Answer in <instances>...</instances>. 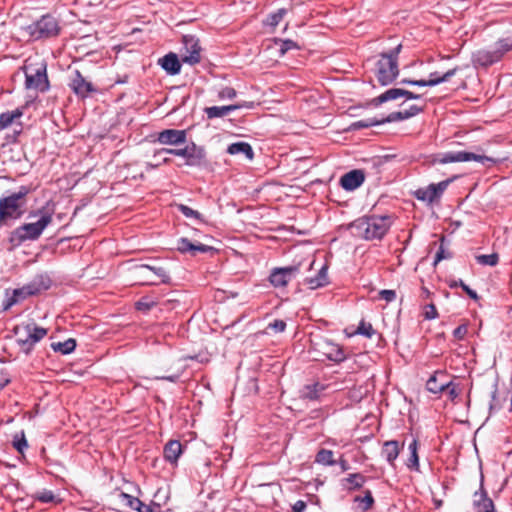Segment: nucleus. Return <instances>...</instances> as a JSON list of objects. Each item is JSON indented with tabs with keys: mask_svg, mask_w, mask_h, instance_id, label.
Masks as SVG:
<instances>
[{
	"mask_svg": "<svg viewBox=\"0 0 512 512\" xmlns=\"http://www.w3.org/2000/svg\"><path fill=\"white\" fill-rule=\"evenodd\" d=\"M401 97H403V89L390 88L386 90L384 93L380 94L379 96L373 98L370 101V105L377 107L385 102L397 100Z\"/></svg>",
	"mask_w": 512,
	"mask_h": 512,
	"instance_id": "393cba45",
	"label": "nucleus"
},
{
	"mask_svg": "<svg viewBox=\"0 0 512 512\" xmlns=\"http://www.w3.org/2000/svg\"><path fill=\"white\" fill-rule=\"evenodd\" d=\"M402 45H397L389 53H382L375 63L374 74L382 86L391 84L399 75L398 55Z\"/></svg>",
	"mask_w": 512,
	"mask_h": 512,
	"instance_id": "7ed1b4c3",
	"label": "nucleus"
},
{
	"mask_svg": "<svg viewBox=\"0 0 512 512\" xmlns=\"http://www.w3.org/2000/svg\"><path fill=\"white\" fill-rule=\"evenodd\" d=\"M183 48L181 51L182 62L195 65L201 61V47L196 37L192 35L183 36Z\"/></svg>",
	"mask_w": 512,
	"mask_h": 512,
	"instance_id": "9b49d317",
	"label": "nucleus"
},
{
	"mask_svg": "<svg viewBox=\"0 0 512 512\" xmlns=\"http://www.w3.org/2000/svg\"><path fill=\"white\" fill-rule=\"evenodd\" d=\"M501 59V52L496 50L495 47L493 49L478 50L472 55V62L474 66L481 67H488L490 65H493L494 63L500 61Z\"/></svg>",
	"mask_w": 512,
	"mask_h": 512,
	"instance_id": "2eb2a0df",
	"label": "nucleus"
},
{
	"mask_svg": "<svg viewBox=\"0 0 512 512\" xmlns=\"http://www.w3.org/2000/svg\"><path fill=\"white\" fill-rule=\"evenodd\" d=\"M286 328V323L283 320L276 319L273 322L269 323L266 327L265 333H268V330H273L275 333L283 332Z\"/></svg>",
	"mask_w": 512,
	"mask_h": 512,
	"instance_id": "de8ad7c7",
	"label": "nucleus"
},
{
	"mask_svg": "<svg viewBox=\"0 0 512 512\" xmlns=\"http://www.w3.org/2000/svg\"><path fill=\"white\" fill-rule=\"evenodd\" d=\"M453 180L454 178H450L436 184H429L427 187L417 189L414 195L420 201L432 203L442 196L444 191Z\"/></svg>",
	"mask_w": 512,
	"mask_h": 512,
	"instance_id": "f8f14e48",
	"label": "nucleus"
},
{
	"mask_svg": "<svg viewBox=\"0 0 512 512\" xmlns=\"http://www.w3.org/2000/svg\"><path fill=\"white\" fill-rule=\"evenodd\" d=\"M47 332V329L34 323L20 325L15 328L17 343L26 353H29L34 345L47 335Z\"/></svg>",
	"mask_w": 512,
	"mask_h": 512,
	"instance_id": "6e6552de",
	"label": "nucleus"
},
{
	"mask_svg": "<svg viewBox=\"0 0 512 512\" xmlns=\"http://www.w3.org/2000/svg\"><path fill=\"white\" fill-rule=\"evenodd\" d=\"M23 115V109L17 108L13 111H7L0 114V129H6L11 126L15 120L20 119Z\"/></svg>",
	"mask_w": 512,
	"mask_h": 512,
	"instance_id": "c756f323",
	"label": "nucleus"
},
{
	"mask_svg": "<svg viewBox=\"0 0 512 512\" xmlns=\"http://www.w3.org/2000/svg\"><path fill=\"white\" fill-rule=\"evenodd\" d=\"M325 390V386L319 382L306 385L301 391V396L308 400H318Z\"/></svg>",
	"mask_w": 512,
	"mask_h": 512,
	"instance_id": "c85d7f7f",
	"label": "nucleus"
},
{
	"mask_svg": "<svg viewBox=\"0 0 512 512\" xmlns=\"http://www.w3.org/2000/svg\"><path fill=\"white\" fill-rule=\"evenodd\" d=\"M496 50L501 52V58L510 50H512V37L500 39L495 44Z\"/></svg>",
	"mask_w": 512,
	"mask_h": 512,
	"instance_id": "a19ab883",
	"label": "nucleus"
},
{
	"mask_svg": "<svg viewBox=\"0 0 512 512\" xmlns=\"http://www.w3.org/2000/svg\"><path fill=\"white\" fill-rule=\"evenodd\" d=\"M25 73V87L40 92L49 89V80L47 77V65L44 61L32 62L26 61L23 67Z\"/></svg>",
	"mask_w": 512,
	"mask_h": 512,
	"instance_id": "0eeeda50",
	"label": "nucleus"
},
{
	"mask_svg": "<svg viewBox=\"0 0 512 512\" xmlns=\"http://www.w3.org/2000/svg\"><path fill=\"white\" fill-rule=\"evenodd\" d=\"M354 501L360 504V507L364 512L370 510L374 504V498L370 490H366L363 497L356 496Z\"/></svg>",
	"mask_w": 512,
	"mask_h": 512,
	"instance_id": "4c0bfd02",
	"label": "nucleus"
},
{
	"mask_svg": "<svg viewBox=\"0 0 512 512\" xmlns=\"http://www.w3.org/2000/svg\"><path fill=\"white\" fill-rule=\"evenodd\" d=\"M366 482V477L360 473L349 474L346 478L342 479L341 483L344 489L353 491L360 489Z\"/></svg>",
	"mask_w": 512,
	"mask_h": 512,
	"instance_id": "bb28decb",
	"label": "nucleus"
},
{
	"mask_svg": "<svg viewBox=\"0 0 512 512\" xmlns=\"http://www.w3.org/2000/svg\"><path fill=\"white\" fill-rule=\"evenodd\" d=\"M457 70H458V68L450 69L447 72H445L443 75H440L438 72L430 73L428 80L421 79L416 84H417V86H420V87H426V86L432 87V86L439 85L441 83L447 82L451 77H453L456 74Z\"/></svg>",
	"mask_w": 512,
	"mask_h": 512,
	"instance_id": "412c9836",
	"label": "nucleus"
},
{
	"mask_svg": "<svg viewBox=\"0 0 512 512\" xmlns=\"http://www.w3.org/2000/svg\"><path fill=\"white\" fill-rule=\"evenodd\" d=\"M211 250H213V248L211 246L204 245L202 243H198V244H193L191 254L194 256L197 253H207Z\"/></svg>",
	"mask_w": 512,
	"mask_h": 512,
	"instance_id": "6e6d98bb",
	"label": "nucleus"
},
{
	"mask_svg": "<svg viewBox=\"0 0 512 512\" xmlns=\"http://www.w3.org/2000/svg\"><path fill=\"white\" fill-rule=\"evenodd\" d=\"M438 317V312L434 304H427L424 307V318L426 320H433Z\"/></svg>",
	"mask_w": 512,
	"mask_h": 512,
	"instance_id": "8fccbe9b",
	"label": "nucleus"
},
{
	"mask_svg": "<svg viewBox=\"0 0 512 512\" xmlns=\"http://www.w3.org/2000/svg\"><path fill=\"white\" fill-rule=\"evenodd\" d=\"M444 391H447L450 399L454 400L459 395V389L452 381L445 382Z\"/></svg>",
	"mask_w": 512,
	"mask_h": 512,
	"instance_id": "3c124183",
	"label": "nucleus"
},
{
	"mask_svg": "<svg viewBox=\"0 0 512 512\" xmlns=\"http://www.w3.org/2000/svg\"><path fill=\"white\" fill-rule=\"evenodd\" d=\"M163 453L166 461L175 464L182 454V444L178 440H170L165 445Z\"/></svg>",
	"mask_w": 512,
	"mask_h": 512,
	"instance_id": "b1692460",
	"label": "nucleus"
},
{
	"mask_svg": "<svg viewBox=\"0 0 512 512\" xmlns=\"http://www.w3.org/2000/svg\"><path fill=\"white\" fill-rule=\"evenodd\" d=\"M193 244L189 239L181 238L178 241L177 249L181 253H191Z\"/></svg>",
	"mask_w": 512,
	"mask_h": 512,
	"instance_id": "09e8293b",
	"label": "nucleus"
},
{
	"mask_svg": "<svg viewBox=\"0 0 512 512\" xmlns=\"http://www.w3.org/2000/svg\"><path fill=\"white\" fill-rule=\"evenodd\" d=\"M227 152L231 155L244 154L249 160H252L254 157L253 149L247 142L232 143L228 146Z\"/></svg>",
	"mask_w": 512,
	"mask_h": 512,
	"instance_id": "cd10ccee",
	"label": "nucleus"
},
{
	"mask_svg": "<svg viewBox=\"0 0 512 512\" xmlns=\"http://www.w3.org/2000/svg\"><path fill=\"white\" fill-rule=\"evenodd\" d=\"M286 13L287 10L285 8L278 9L276 12L267 16L266 20L264 21V25L275 28L282 21Z\"/></svg>",
	"mask_w": 512,
	"mask_h": 512,
	"instance_id": "f704fd0d",
	"label": "nucleus"
},
{
	"mask_svg": "<svg viewBox=\"0 0 512 512\" xmlns=\"http://www.w3.org/2000/svg\"><path fill=\"white\" fill-rule=\"evenodd\" d=\"M178 209H179V211L185 217H187V218H195V219H197L199 221H202V216H201V214L198 211H196V210H194V209H192V208H190V207H188V206H186L184 204H180L178 206Z\"/></svg>",
	"mask_w": 512,
	"mask_h": 512,
	"instance_id": "c03bdc74",
	"label": "nucleus"
},
{
	"mask_svg": "<svg viewBox=\"0 0 512 512\" xmlns=\"http://www.w3.org/2000/svg\"><path fill=\"white\" fill-rule=\"evenodd\" d=\"M315 462L324 466H333L336 463L333 451L320 449L316 454Z\"/></svg>",
	"mask_w": 512,
	"mask_h": 512,
	"instance_id": "473e14b6",
	"label": "nucleus"
},
{
	"mask_svg": "<svg viewBox=\"0 0 512 512\" xmlns=\"http://www.w3.org/2000/svg\"><path fill=\"white\" fill-rule=\"evenodd\" d=\"M466 332H467V327H466V326H464V325H461V326H458V327L454 330L453 334H454V336H455L456 338H458V339H462V338L464 337V335L466 334Z\"/></svg>",
	"mask_w": 512,
	"mask_h": 512,
	"instance_id": "680f3d73",
	"label": "nucleus"
},
{
	"mask_svg": "<svg viewBox=\"0 0 512 512\" xmlns=\"http://www.w3.org/2000/svg\"><path fill=\"white\" fill-rule=\"evenodd\" d=\"M13 446L20 453H23L24 450L28 447L25 434L23 431H21L20 433H16L14 435Z\"/></svg>",
	"mask_w": 512,
	"mask_h": 512,
	"instance_id": "ea45409f",
	"label": "nucleus"
},
{
	"mask_svg": "<svg viewBox=\"0 0 512 512\" xmlns=\"http://www.w3.org/2000/svg\"><path fill=\"white\" fill-rule=\"evenodd\" d=\"M418 447L419 442L416 438H413V440L408 445V453L409 456L406 460V467L411 471H420V463H419V456H418Z\"/></svg>",
	"mask_w": 512,
	"mask_h": 512,
	"instance_id": "5701e85b",
	"label": "nucleus"
},
{
	"mask_svg": "<svg viewBox=\"0 0 512 512\" xmlns=\"http://www.w3.org/2000/svg\"><path fill=\"white\" fill-rule=\"evenodd\" d=\"M467 161H476L488 167L498 162L496 159L492 157L465 151L446 152L435 159V162H438L440 164Z\"/></svg>",
	"mask_w": 512,
	"mask_h": 512,
	"instance_id": "9d476101",
	"label": "nucleus"
},
{
	"mask_svg": "<svg viewBox=\"0 0 512 512\" xmlns=\"http://www.w3.org/2000/svg\"><path fill=\"white\" fill-rule=\"evenodd\" d=\"M253 102H244L238 103L235 105H227V106H211L205 109V113L208 118H219L228 115L230 112L235 111L240 108H253Z\"/></svg>",
	"mask_w": 512,
	"mask_h": 512,
	"instance_id": "f3484780",
	"label": "nucleus"
},
{
	"mask_svg": "<svg viewBox=\"0 0 512 512\" xmlns=\"http://www.w3.org/2000/svg\"><path fill=\"white\" fill-rule=\"evenodd\" d=\"M392 224L389 216H369L358 218L350 225L352 233L365 240L381 239Z\"/></svg>",
	"mask_w": 512,
	"mask_h": 512,
	"instance_id": "f257e3e1",
	"label": "nucleus"
},
{
	"mask_svg": "<svg viewBox=\"0 0 512 512\" xmlns=\"http://www.w3.org/2000/svg\"><path fill=\"white\" fill-rule=\"evenodd\" d=\"M379 297L386 302H393L396 299V292L390 289H384L379 292Z\"/></svg>",
	"mask_w": 512,
	"mask_h": 512,
	"instance_id": "5fc2aeb1",
	"label": "nucleus"
},
{
	"mask_svg": "<svg viewBox=\"0 0 512 512\" xmlns=\"http://www.w3.org/2000/svg\"><path fill=\"white\" fill-rule=\"evenodd\" d=\"M51 348L55 352H60L63 355L72 353L76 348V341L73 338H69L64 342H55L51 344Z\"/></svg>",
	"mask_w": 512,
	"mask_h": 512,
	"instance_id": "2f4dec72",
	"label": "nucleus"
},
{
	"mask_svg": "<svg viewBox=\"0 0 512 512\" xmlns=\"http://www.w3.org/2000/svg\"><path fill=\"white\" fill-rule=\"evenodd\" d=\"M60 32L57 19L49 14L39 20L20 28V35L26 41H36L43 38L55 37Z\"/></svg>",
	"mask_w": 512,
	"mask_h": 512,
	"instance_id": "20e7f679",
	"label": "nucleus"
},
{
	"mask_svg": "<svg viewBox=\"0 0 512 512\" xmlns=\"http://www.w3.org/2000/svg\"><path fill=\"white\" fill-rule=\"evenodd\" d=\"M34 499L42 503H51L55 500V495L53 491L43 489L35 493Z\"/></svg>",
	"mask_w": 512,
	"mask_h": 512,
	"instance_id": "79ce46f5",
	"label": "nucleus"
},
{
	"mask_svg": "<svg viewBox=\"0 0 512 512\" xmlns=\"http://www.w3.org/2000/svg\"><path fill=\"white\" fill-rule=\"evenodd\" d=\"M51 284L52 281L48 275H36L29 283L23 285L21 288L13 290L11 297H9L4 304V309L7 310L27 297L35 296L48 290L51 287Z\"/></svg>",
	"mask_w": 512,
	"mask_h": 512,
	"instance_id": "39448f33",
	"label": "nucleus"
},
{
	"mask_svg": "<svg viewBox=\"0 0 512 512\" xmlns=\"http://www.w3.org/2000/svg\"><path fill=\"white\" fill-rule=\"evenodd\" d=\"M120 498L122 499V501L124 502V504L127 507H129V508H131L133 510L138 509V506L141 503V500L139 498L134 497V496H132V495H130L128 493H124V492H122L120 494Z\"/></svg>",
	"mask_w": 512,
	"mask_h": 512,
	"instance_id": "37998d69",
	"label": "nucleus"
},
{
	"mask_svg": "<svg viewBox=\"0 0 512 512\" xmlns=\"http://www.w3.org/2000/svg\"><path fill=\"white\" fill-rule=\"evenodd\" d=\"M365 180V175L361 170H352L345 173L340 178V185L346 191H353L360 187Z\"/></svg>",
	"mask_w": 512,
	"mask_h": 512,
	"instance_id": "a211bd4d",
	"label": "nucleus"
},
{
	"mask_svg": "<svg viewBox=\"0 0 512 512\" xmlns=\"http://www.w3.org/2000/svg\"><path fill=\"white\" fill-rule=\"evenodd\" d=\"M312 350L315 359L319 361L330 360L338 363L346 359L343 349L327 338L320 337L312 340Z\"/></svg>",
	"mask_w": 512,
	"mask_h": 512,
	"instance_id": "1a4fd4ad",
	"label": "nucleus"
},
{
	"mask_svg": "<svg viewBox=\"0 0 512 512\" xmlns=\"http://www.w3.org/2000/svg\"><path fill=\"white\" fill-rule=\"evenodd\" d=\"M9 381L10 380L4 374H0V390H2Z\"/></svg>",
	"mask_w": 512,
	"mask_h": 512,
	"instance_id": "338daca9",
	"label": "nucleus"
},
{
	"mask_svg": "<svg viewBox=\"0 0 512 512\" xmlns=\"http://www.w3.org/2000/svg\"><path fill=\"white\" fill-rule=\"evenodd\" d=\"M279 42H280L279 51H280L281 55H284L289 50L299 49L298 44L296 42H294L293 40L286 39V40H279Z\"/></svg>",
	"mask_w": 512,
	"mask_h": 512,
	"instance_id": "49530a36",
	"label": "nucleus"
},
{
	"mask_svg": "<svg viewBox=\"0 0 512 512\" xmlns=\"http://www.w3.org/2000/svg\"><path fill=\"white\" fill-rule=\"evenodd\" d=\"M300 265L275 268L270 274V283L274 287H285L299 272Z\"/></svg>",
	"mask_w": 512,
	"mask_h": 512,
	"instance_id": "ddd939ff",
	"label": "nucleus"
},
{
	"mask_svg": "<svg viewBox=\"0 0 512 512\" xmlns=\"http://www.w3.org/2000/svg\"><path fill=\"white\" fill-rule=\"evenodd\" d=\"M381 124H383V121H381L380 119H377V118H367V119H362V120H358L356 122H353L351 124V129L359 130V129H364V128H370V127H373V126H378V125H381Z\"/></svg>",
	"mask_w": 512,
	"mask_h": 512,
	"instance_id": "e433bc0d",
	"label": "nucleus"
},
{
	"mask_svg": "<svg viewBox=\"0 0 512 512\" xmlns=\"http://www.w3.org/2000/svg\"><path fill=\"white\" fill-rule=\"evenodd\" d=\"M236 96L235 89L231 87H225L219 92V97L221 99H233Z\"/></svg>",
	"mask_w": 512,
	"mask_h": 512,
	"instance_id": "4d7b16f0",
	"label": "nucleus"
},
{
	"mask_svg": "<svg viewBox=\"0 0 512 512\" xmlns=\"http://www.w3.org/2000/svg\"><path fill=\"white\" fill-rule=\"evenodd\" d=\"M459 285L462 287V289L469 295L472 299H478V295L476 291L472 290L467 286L462 280L459 281Z\"/></svg>",
	"mask_w": 512,
	"mask_h": 512,
	"instance_id": "052dcab7",
	"label": "nucleus"
},
{
	"mask_svg": "<svg viewBox=\"0 0 512 512\" xmlns=\"http://www.w3.org/2000/svg\"><path fill=\"white\" fill-rule=\"evenodd\" d=\"M306 507H307V505L303 500H298L295 502L292 509H293V512H304Z\"/></svg>",
	"mask_w": 512,
	"mask_h": 512,
	"instance_id": "e2e57ef3",
	"label": "nucleus"
},
{
	"mask_svg": "<svg viewBox=\"0 0 512 512\" xmlns=\"http://www.w3.org/2000/svg\"><path fill=\"white\" fill-rule=\"evenodd\" d=\"M476 261L478 264L483 266H496L499 261V256L497 253L477 255Z\"/></svg>",
	"mask_w": 512,
	"mask_h": 512,
	"instance_id": "58836bf2",
	"label": "nucleus"
},
{
	"mask_svg": "<svg viewBox=\"0 0 512 512\" xmlns=\"http://www.w3.org/2000/svg\"><path fill=\"white\" fill-rule=\"evenodd\" d=\"M401 448L402 446L396 440H389L383 443L381 454L390 466H395V461L400 454Z\"/></svg>",
	"mask_w": 512,
	"mask_h": 512,
	"instance_id": "aec40b11",
	"label": "nucleus"
},
{
	"mask_svg": "<svg viewBox=\"0 0 512 512\" xmlns=\"http://www.w3.org/2000/svg\"><path fill=\"white\" fill-rule=\"evenodd\" d=\"M159 65L169 74L177 75L181 71V63L175 53H168L159 59Z\"/></svg>",
	"mask_w": 512,
	"mask_h": 512,
	"instance_id": "4be33fe9",
	"label": "nucleus"
},
{
	"mask_svg": "<svg viewBox=\"0 0 512 512\" xmlns=\"http://www.w3.org/2000/svg\"><path fill=\"white\" fill-rule=\"evenodd\" d=\"M438 375L444 376L443 373H435L428 379L426 383L427 390L434 394H438L444 391L445 382H439Z\"/></svg>",
	"mask_w": 512,
	"mask_h": 512,
	"instance_id": "72a5a7b5",
	"label": "nucleus"
},
{
	"mask_svg": "<svg viewBox=\"0 0 512 512\" xmlns=\"http://www.w3.org/2000/svg\"><path fill=\"white\" fill-rule=\"evenodd\" d=\"M357 333L367 338H371L375 331L370 323H367L364 320H362L357 328Z\"/></svg>",
	"mask_w": 512,
	"mask_h": 512,
	"instance_id": "a18cd8bd",
	"label": "nucleus"
},
{
	"mask_svg": "<svg viewBox=\"0 0 512 512\" xmlns=\"http://www.w3.org/2000/svg\"><path fill=\"white\" fill-rule=\"evenodd\" d=\"M155 302L150 301L146 298H142L138 302H136V308L140 311H149L152 307H154Z\"/></svg>",
	"mask_w": 512,
	"mask_h": 512,
	"instance_id": "864d4df0",
	"label": "nucleus"
},
{
	"mask_svg": "<svg viewBox=\"0 0 512 512\" xmlns=\"http://www.w3.org/2000/svg\"><path fill=\"white\" fill-rule=\"evenodd\" d=\"M31 192L28 186L19 187L18 191L0 199V223L8 219H18L22 215L21 209L26 201L25 197Z\"/></svg>",
	"mask_w": 512,
	"mask_h": 512,
	"instance_id": "423d86ee",
	"label": "nucleus"
},
{
	"mask_svg": "<svg viewBox=\"0 0 512 512\" xmlns=\"http://www.w3.org/2000/svg\"><path fill=\"white\" fill-rule=\"evenodd\" d=\"M422 110L423 109L418 107L417 105H411L409 107V109L403 110L404 117H406V119H409V118H411L413 116H416L420 112H422Z\"/></svg>",
	"mask_w": 512,
	"mask_h": 512,
	"instance_id": "13d9d810",
	"label": "nucleus"
},
{
	"mask_svg": "<svg viewBox=\"0 0 512 512\" xmlns=\"http://www.w3.org/2000/svg\"><path fill=\"white\" fill-rule=\"evenodd\" d=\"M53 214L54 210L53 208L49 207V204L41 207L36 211L30 212V218L39 217V219L36 222L25 223L18 227L14 232L15 236L21 242L38 239L45 228L51 224Z\"/></svg>",
	"mask_w": 512,
	"mask_h": 512,
	"instance_id": "f03ea898",
	"label": "nucleus"
},
{
	"mask_svg": "<svg viewBox=\"0 0 512 512\" xmlns=\"http://www.w3.org/2000/svg\"><path fill=\"white\" fill-rule=\"evenodd\" d=\"M445 256H444V251L441 249L440 251L437 252L436 254V257H435V262H439L441 261L442 259H444Z\"/></svg>",
	"mask_w": 512,
	"mask_h": 512,
	"instance_id": "774afa93",
	"label": "nucleus"
},
{
	"mask_svg": "<svg viewBox=\"0 0 512 512\" xmlns=\"http://www.w3.org/2000/svg\"><path fill=\"white\" fill-rule=\"evenodd\" d=\"M177 153H178V149H172V148H162V149H159V150H156L154 152V158H158L159 156L163 155V154H172V155H175L177 156Z\"/></svg>",
	"mask_w": 512,
	"mask_h": 512,
	"instance_id": "bf43d9fd",
	"label": "nucleus"
},
{
	"mask_svg": "<svg viewBox=\"0 0 512 512\" xmlns=\"http://www.w3.org/2000/svg\"><path fill=\"white\" fill-rule=\"evenodd\" d=\"M137 512H155L154 509L145 503L141 501L140 505L138 506V509H136Z\"/></svg>",
	"mask_w": 512,
	"mask_h": 512,
	"instance_id": "69168bd1",
	"label": "nucleus"
},
{
	"mask_svg": "<svg viewBox=\"0 0 512 512\" xmlns=\"http://www.w3.org/2000/svg\"><path fill=\"white\" fill-rule=\"evenodd\" d=\"M69 86L81 98H86L91 92L95 91L93 84L86 80L79 70L73 72Z\"/></svg>",
	"mask_w": 512,
	"mask_h": 512,
	"instance_id": "4468645a",
	"label": "nucleus"
},
{
	"mask_svg": "<svg viewBox=\"0 0 512 512\" xmlns=\"http://www.w3.org/2000/svg\"><path fill=\"white\" fill-rule=\"evenodd\" d=\"M474 508L475 512H496L494 503L492 499L488 497L483 486L480 487L479 491L474 493Z\"/></svg>",
	"mask_w": 512,
	"mask_h": 512,
	"instance_id": "6ab92c4d",
	"label": "nucleus"
},
{
	"mask_svg": "<svg viewBox=\"0 0 512 512\" xmlns=\"http://www.w3.org/2000/svg\"><path fill=\"white\" fill-rule=\"evenodd\" d=\"M195 149V145L192 147L186 146L184 148L178 149L177 156L185 158L186 165L188 166L196 165L201 157L195 155Z\"/></svg>",
	"mask_w": 512,
	"mask_h": 512,
	"instance_id": "7c9ffc66",
	"label": "nucleus"
},
{
	"mask_svg": "<svg viewBox=\"0 0 512 512\" xmlns=\"http://www.w3.org/2000/svg\"><path fill=\"white\" fill-rule=\"evenodd\" d=\"M403 97H405L406 100H412L419 99L421 96L419 94H415L411 91L403 89Z\"/></svg>",
	"mask_w": 512,
	"mask_h": 512,
	"instance_id": "0e129e2a",
	"label": "nucleus"
},
{
	"mask_svg": "<svg viewBox=\"0 0 512 512\" xmlns=\"http://www.w3.org/2000/svg\"><path fill=\"white\" fill-rule=\"evenodd\" d=\"M139 269L140 270H143V269H147V270H150L154 273V275L160 279L161 282L163 283H168L169 280H170V277L167 273V271L162 268V267H156V266H151V265H147V264H143V265H140L139 266Z\"/></svg>",
	"mask_w": 512,
	"mask_h": 512,
	"instance_id": "c9c22d12",
	"label": "nucleus"
},
{
	"mask_svg": "<svg viewBox=\"0 0 512 512\" xmlns=\"http://www.w3.org/2000/svg\"><path fill=\"white\" fill-rule=\"evenodd\" d=\"M304 282L310 289H317L328 284L327 266L322 265L315 277H307Z\"/></svg>",
	"mask_w": 512,
	"mask_h": 512,
	"instance_id": "a878e982",
	"label": "nucleus"
},
{
	"mask_svg": "<svg viewBox=\"0 0 512 512\" xmlns=\"http://www.w3.org/2000/svg\"><path fill=\"white\" fill-rule=\"evenodd\" d=\"M384 123L395 122L400 120H406L403 111H397L390 113L386 118L380 119Z\"/></svg>",
	"mask_w": 512,
	"mask_h": 512,
	"instance_id": "603ef678",
	"label": "nucleus"
},
{
	"mask_svg": "<svg viewBox=\"0 0 512 512\" xmlns=\"http://www.w3.org/2000/svg\"><path fill=\"white\" fill-rule=\"evenodd\" d=\"M185 130L165 129L158 133L157 141L162 145H179L186 142Z\"/></svg>",
	"mask_w": 512,
	"mask_h": 512,
	"instance_id": "dca6fc26",
	"label": "nucleus"
}]
</instances>
